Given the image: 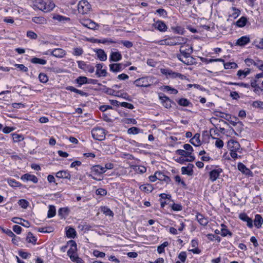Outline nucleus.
<instances>
[{"mask_svg": "<svg viewBox=\"0 0 263 263\" xmlns=\"http://www.w3.org/2000/svg\"><path fill=\"white\" fill-rule=\"evenodd\" d=\"M135 170L137 172L141 174L145 173L146 171V167L143 166H136Z\"/></svg>", "mask_w": 263, "mask_h": 263, "instance_id": "052dcab7", "label": "nucleus"}, {"mask_svg": "<svg viewBox=\"0 0 263 263\" xmlns=\"http://www.w3.org/2000/svg\"><path fill=\"white\" fill-rule=\"evenodd\" d=\"M228 146L230 151H239L240 147L239 142L234 140L228 141Z\"/></svg>", "mask_w": 263, "mask_h": 263, "instance_id": "6e6552de", "label": "nucleus"}, {"mask_svg": "<svg viewBox=\"0 0 263 263\" xmlns=\"http://www.w3.org/2000/svg\"><path fill=\"white\" fill-rule=\"evenodd\" d=\"M102 67L103 65L102 64H98L96 65V74L97 75L98 77H105L106 76V70L105 69H102Z\"/></svg>", "mask_w": 263, "mask_h": 263, "instance_id": "f3484780", "label": "nucleus"}, {"mask_svg": "<svg viewBox=\"0 0 263 263\" xmlns=\"http://www.w3.org/2000/svg\"><path fill=\"white\" fill-rule=\"evenodd\" d=\"M250 42L249 37L247 36H243L238 39L236 43V44L238 46H245Z\"/></svg>", "mask_w": 263, "mask_h": 263, "instance_id": "aec40b11", "label": "nucleus"}, {"mask_svg": "<svg viewBox=\"0 0 263 263\" xmlns=\"http://www.w3.org/2000/svg\"><path fill=\"white\" fill-rule=\"evenodd\" d=\"M238 169L244 174L248 176H252V172L243 163L239 162L237 165Z\"/></svg>", "mask_w": 263, "mask_h": 263, "instance_id": "f8f14e48", "label": "nucleus"}, {"mask_svg": "<svg viewBox=\"0 0 263 263\" xmlns=\"http://www.w3.org/2000/svg\"><path fill=\"white\" fill-rule=\"evenodd\" d=\"M55 7V5L53 3L50 2L49 1H47L45 2L44 7H45V9H43L42 11L45 12H49L52 10Z\"/></svg>", "mask_w": 263, "mask_h": 263, "instance_id": "5701e85b", "label": "nucleus"}, {"mask_svg": "<svg viewBox=\"0 0 263 263\" xmlns=\"http://www.w3.org/2000/svg\"><path fill=\"white\" fill-rule=\"evenodd\" d=\"M239 218L243 221L247 222V225L248 227L252 228L253 227V221L249 218L246 214L241 213L239 214Z\"/></svg>", "mask_w": 263, "mask_h": 263, "instance_id": "ddd939ff", "label": "nucleus"}, {"mask_svg": "<svg viewBox=\"0 0 263 263\" xmlns=\"http://www.w3.org/2000/svg\"><path fill=\"white\" fill-rule=\"evenodd\" d=\"M55 214V209L53 205L49 206V210L48 212V217L51 218L53 217Z\"/></svg>", "mask_w": 263, "mask_h": 263, "instance_id": "79ce46f5", "label": "nucleus"}, {"mask_svg": "<svg viewBox=\"0 0 263 263\" xmlns=\"http://www.w3.org/2000/svg\"><path fill=\"white\" fill-rule=\"evenodd\" d=\"M14 142H18L24 140V138L21 134L13 133L12 135Z\"/></svg>", "mask_w": 263, "mask_h": 263, "instance_id": "e433bc0d", "label": "nucleus"}, {"mask_svg": "<svg viewBox=\"0 0 263 263\" xmlns=\"http://www.w3.org/2000/svg\"><path fill=\"white\" fill-rule=\"evenodd\" d=\"M18 203L20 206L24 209L27 208L28 206V202L25 199H21L18 201Z\"/></svg>", "mask_w": 263, "mask_h": 263, "instance_id": "6e6d98bb", "label": "nucleus"}, {"mask_svg": "<svg viewBox=\"0 0 263 263\" xmlns=\"http://www.w3.org/2000/svg\"><path fill=\"white\" fill-rule=\"evenodd\" d=\"M178 257L180 259V261H181L183 263L185 262L187 257L186 252L184 251L181 252L179 254Z\"/></svg>", "mask_w": 263, "mask_h": 263, "instance_id": "49530a36", "label": "nucleus"}, {"mask_svg": "<svg viewBox=\"0 0 263 263\" xmlns=\"http://www.w3.org/2000/svg\"><path fill=\"white\" fill-rule=\"evenodd\" d=\"M53 18L54 20H57L58 22H60L62 21H64L66 20V18L62 15L59 14H55L53 16Z\"/></svg>", "mask_w": 263, "mask_h": 263, "instance_id": "0e129e2a", "label": "nucleus"}, {"mask_svg": "<svg viewBox=\"0 0 263 263\" xmlns=\"http://www.w3.org/2000/svg\"><path fill=\"white\" fill-rule=\"evenodd\" d=\"M91 171L96 174H102L105 172V168L100 165H97L91 168Z\"/></svg>", "mask_w": 263, "mask_h": 263, "instance_id": "393cba45", "label": "nucleus"}, {"mask_svg": "<svg viewBox=\"0 0 263 263\" xmlns=\"http://www.w3.org/2000/svg\"><path fill=\"white\" fill-rule=\"evenodd\" d=\"M67 247H69L67 252V255L70 257L71 261L77 263H82L83 260L78 256V248L76 242L72 240L67 241Z\"/></svg>", "mask_w": 263, "mask_h": 263, "instance_id": "f257e3e1", "label": "nucleus"}, {"mask_svg": "<svg viewBox=\"0 0 263 263\" xmlns=\"http://www.w3.org/2000/svg\"><path fill=\"white\" fill-rule=\"evenodd\" d=\"M178 103L183 106H187L190 102L186 99L182 98L178 101Z\"/></svg>", "mask_w": 263, "mask_h": 263, "instance_id": "3c124183", "label": "nucleus"}, {"mask_svg": "<svg viewBox=\"0 0 263 263\" xmlns=\"http://www.w3.org/2000/svg\"><path fill=\"white\" fill-rule=\"evenodd\" d=\"M229 85H238L241 87H243L245 88H250V85L249 84L244 83L243 82L241 83H233V82H230L229 83Z\"/></svg>", "mask_w": 263, "mask_h": 263, "instance_id": "8fccbe9b", "label": "nucleus"}, {"mask_svg": "<svg viewBox=\"0 0 263 263\" xmlns=\"http://www.w3.org/2000/svg\"><path fill=\"white\" fill-rule=\"evenodd\" d=\"M200 135L199 134H196L195 136L190 140V142L193 145L198 146L200 145L201 142L200 140Z\"/></svg>", "mask_w": 263, "mask_h": 263, "instance_id": "a878e982", "label": "nucleus"}, {"mask_svg": "<svg viewBox=\"0 0 263 263\" xmlns=\"http://www.w3.org/2000/svg\"><path fill=\"white\" fill-rule=\"evenodd\" d=\"M14 66L23 72H27L28 71V68L23 64H15Z\"/></svg>", "mask_w": 263, "mask_h": 263, "instance_id": "864d4df0", "label": "nucleus"}, {"mask_svg": "<svg viewBox=\"0 0 263 263\" xmlns=\"http://www.w3.org/2000/svg\"><path fill=\"white\" fill-rule=\"evenodd\" d=\"M77 10L82 15L87 14L90 12L91 6L87 1L82 0L77 5Z\"/></svg>", "mask_w": 263, "mask_h": 263, "instance_id": "f03ea898", "label": "nucleus"}, {"mask_svg": "<svg viewBox=\"0 0 263 263\" xmlns=\"http://www.w3.org/2000/svg\"><path fill=\"white\" fill-rule=\"evenodd\" d=\"M212 138L216 140L215 146L217 148H221L223 147V141L222 140H221V139H220L219 138H215V137H213Z\"/></svg>", "mask_w": 263, "mask_h": 263, "instance_id": "de8ad7c7", "label": "nucleus"}, {"mask_svg": "<svg viewBox=\"0 0 263 263\" xmlns=\"http://www.w3.org/2000/svg\"><path fill=\"white\" fill-rule=\"evenodd\" d=\"M221 235L223 237H225L227 235H229L232 236V233L227 229V227L224 224H221Z\"/></svg>", "mask_w": 263, "mask_h": 263, "instance_id": "c85d7f7f", "label": "nucleus"}, {"mask_svg": "<svg viewBox=\"0 0 263 263\" xmlns=\"http://www.w3.org/2000/svg\"><path fill=\"white\" fill-rule=\"evenodd\" d=\"M91 135L95 140L102 141L105 138V132L103 128L97 127L91 130Z\"/></svg>", "mask_w": 263, "mask_h": 263, "instance_id": "20e7f679", "label": "nucleus"}, {"mask_svg": "<svg viewBox=\"0 0 263 263\" xmlns=\"http://www.w3.org/2000/svg\"><path fill=\"white\" fill-rule=\"evenodd\" d=\"M153 83V78L146 77L139 78L134 82V84L137 87H148Z\"/></svg>", "mask_w": 263, "mask_h": 263, "instance_id": "7ed1b4c3", "label": "nucleus"}, {"mask_svg": "<svg viewBox=\"0 0 263 263\" xmlns=\"http://www.w3.org/2000/svg\"><path fill=\"white\" fill-rule=\"evenodd\" d=\"M45 2L44 0H35L34 2V5L39 10L42 11L43 9H45V7H43Z\"/></svg>", "mask_w": 263, "mask_h": 263, "instance_id": "f704fd0d", "label": "nucleus"}, {"mask_svg": "<svg viewBox=\"0 0 263 263\" xmlns=\"http://www.w3.org/2000/svg\"><path fill=\"white\" fill-rule=\"evenodd\" d=\"M109 69L111 71L114 72L121 71L122 69V64L121 63L110 64Z\"/></svg>", "mask_w": 263, "mask_h": 263, "instance_id": "4be33fe9", "label": "nucleus"}, {"mask_svg": "<svg viewBox=\"0 0 263 263\" xmlns=\"http://www.w3.org/2000/svg\"><path fill=\"white\" fill-rule=\"evenodd\" d=\"M168 245V243L167 241L164 242L160 246H158L157 248V251L158 253L161 254L164 252L165 247H167Z\"/></svg>", "mask_w": 263, "mask_h": 263, "instance_id": "a18cd8bd", "label": "nucleus"}, {"mask_svg": "<svg viewBox=\"0 0 263 263\" xmlns=\"http://www.w3.org/2000/svg\"><path fill=\"white\" fill-rule=\"evenodd\" d=\"M250 86L254 88L255 91H258L260 89V87L257 85V81L256 80H252Z\"/></svg>", "mask_w": 263, "mask_h": 263, "instance_id": "bf43d9fd", "label": "nucleus"}, {"mask_svg": "<svg viewBox=\"0 0 263 263\" xmlns=\"http://www.w3.org/2000/svg\"><path fill=\"white\" fill-rule=\"evenodd\" d=\"M159 99L161 101V103L163 106L166 108H169L171 107V100L165 96H160Z\"/></svg>", "mask_w": 263, "mask_h": 263, "instance_id": "6ab92c4d", "label": "nucleus"}, {"mask_svg": "<svg viewBox=\"0 0 263 263\" xmlns=\"http://www.w3.org/2000/svg\"><path fill=\"white\" fill-rule=\"evenodd\" d=\"M250 73V69L247 68L243 70H239L237 71V76L238 77L239 79L242 80L246 77Z\"/></svg>", "mask_w": 263, "mask_h": 263, "instance_id": "b1692460", "label": "nucleus"}, {"mask_svg": "<svg viewBox=\"0 0 263 263\" xmlns=\"http://www.w3.org/2000/svg\"><path fill=\"white\" fill-rule=\"evenodd\" d=\"M177 57L179 61L187 65H191L195 63V59L192 56L186 57H182L181 55H177Z\"/></svg>", "mask_w": 263, "mask_h": 263, "instance_id": "0eeeda50", "label": "nucleus"}, {"mask_svg": "<svg viewBox=\"0 0 263 263\" xmlns=\"http://www.w3.org/2000/svg\"><path fill=\"white\" fill-rule=\"evenodd\" d=\"M222 170L220 168L214 169L212 170L209 173V179L212 182L215 181L218 178L219 174L221 173Z\"/></svg>", "mask_w": 263, "mask_h": 263, "instance_id": "9d476101", "label": "nucleus"}, {"mask_svg": "<svg viewBox=\"0 0 263 263\" xmlns=\"http://www.w3.org/2000/svg\"><path fill=\"white\" fill-rule=\"evenodd\" d=\"M12 221L14 223L21 224L22 226L26 228H28L30 226V223L28 221L23 219L21 218L14 217L12 219Z\"/></svg>", "mask_w": 263, "mask_h": 263, "instance_id": "dca6fc26", "label": "nucleus"}, {"mask_svg": "<svg viewBox=\"0 0 263 263\" xmlns=\"http://www.w3.org/2000/svg\"><path fill=\"white\" fill-rule=\"evenodd\" d=\"M139 131L140 129L136 127H132L128 129L127 133L129 134H137L139 133Z\"/></svg>", "mask_w": 263, "mask_h": 263, "instance_id": "603ef678", "label": "nucleus"}, {"mask_svg": "<svg viewBox=\"0 0 263 263\" xmlns=\"http://www.w3.org/2000/svg\"><path fill=\"white\" fill-rule=\"evenodd\" d=\"M252 106L254 107L260 108L263 109V102L260 101H254L252 103Z\"/></svg>", "mask_w": 263, "mask_h": 263, "instance_id": "13d9d810", "label": "nucleus"}, {"mask_svg": "<svg viewBox=\"0 0 263 263\" xmlns=\"http://www.w3.org/2000/svg\"><path fill=\"white\" fill-rule=\"evenodd\" d=\"M161 72L166 76H168L170 78H178L181 80H183L186 78V77L181 74L180 73L173 72L172 70L162 69Z\"/></svg>", "mask_w": 263, "mask_h": 263, "instance_id": "39448f33", "label": "nucleus"}, {"mask_svg": "<svg viewBox=\"0 0 263 263\" xmlns=\"http://www.w3.org/2000/svg\"><path fill=\"white\" fill-rule=\"evenodd\" d=\"M83 26L91 30H97L99 28V24L90 20H85L81 21Z\"/></svg>", "mask_w": 263, "mask_h": 263, "instance_id": "423d86ee", "label": "nucleus"}, {"mask_svg": "<svg viewBox=\"0 0 263 263\" xmlns=\"http://www.w3.org/2000/svg\"><path fill=\"white\" fill-rule=\"evenodd\" d=\"M7 181L8 184L12 187H18L21 185V183L14 179H8Z\"/></svg>", "mask_w": 263, "mask_h": 263, "instance_id": "37998d69", "label": "nucleus"}, {"mask_svg": "<svg viewBox=\"0 0 263 263\" xmlns=\"http://www.w3.org/2000/svg\"><path fill=\"white\" fill-rule=\"evenodd\" d=\"M93 254L95 256L101 258H103L105 256V253L97 250L93 251Z\"/></svg>", "mask_w": 263, "mask_h": 263, "instance_id": "774afa93", "label": "nucleus"}, {"mask_svg": "<svg viewBox=\"0 0 263 263\" xmlns=\"http://www.w3.org/2000/svg\"><path fill=\"white\" fill-rule=\"evenodd\" d=\"M32 22L37 24H42L44 22V18L41 16H35L32 18Z\"/></svg>", "mask_w": 263, "mask_h": 263, "instance_id": "09e8293b", "label": "nucleus"}, {"mask_svg": "<svg viewBox=\"0 0 263 263\" xmlns=\"http://www.w3.org/2000/svg\"><path fill=\"white\" fill-rule=\"evenodd\" d=\"M196 219L198 221L202 226H206L208 223V220L203 215L200 214H197Z\"/></svg>", "mask_w": 263, "mask_h": 263, "instance_id": "cd10ccee", "label": "nucleus"}, {"mask_svg": "<svg viewBox=\"0 0 263 263\" xmlns=\"http://www.w3.org/2000/svg\"><path fill=\"white\" fill-rule=\"evenodd\" d=\"M21 179L24 181H30L33 183H37L38 181L37 178L33 175L29 174H25L21 177Z\"/></svg>", "mask_w": 263, "mask_h": 263, "instance_id": "4468645a", "label": "nucleus"}, {"mask_svg": "<svg viewBox=\"0 0 263 263\" xmlns=\"http://www.w3.org/2000/svg\"><path fill=\"white\" fill-rule=\"evenodd\" d=\"M121 43H122L124 46L128 48H131L133 46V43L128 41H121Z\"/></svg>", "mask_w": 263, "mask_h": 263, "instance_id": "338daca9", "label": "nucleus"}, {"mask_svg": "<svg viewBox=\"0 0 263 263\" xmlns=\"http://www.w3.org/2000/svg\"><path fill=\"white\" fill-rule=\"evenodd\" d=\"M77 83L80 85L87 83V78L86 77H79L76 79Z\"/></svg>", "mask_w": 263, "mask_h": 263, "instance_id": "a19ab883", "label": "nucleus"}, {"mask_svg": "<svg viewBox=\"0 0 263 263\" xmlns=\"http://www.w3.org/2000/svg\"><path fill=\"white\" fill-rule=\"evenodd\" d=\"M26 240L28 242L35 244L36 241V238L33 236L31 232H29L27 234Z\"/></svg>", "mask_w": 263, "mask_h": 263, "instance_id": "4c0bfd02", "label": "nucleus"}, {"mask_svg": "<svg viewBox=\"0 0 263 263\" xmlns=\"http://www.w3.org/2000/svg\"><path fill=\"white\" fill-rule=\"evenodd\" d=\"M122 59V55L119 51H112L110 53L109 57V61L113 62H117L121 60Z\"/></svg>", "mask_w": 263, "mask_h": 263, "instance_id": "a211bd4d", "label": "nucleus"}, {"mask_svg": "<svg viewBox=\"0 0 263 263\" xmlns=\"http://www.w3.org/2000/svg\"><path fill=\"white\" fill-rule=\"evenodd\" d=\"M77 235V232L73 228L69 227L67 230V237L74 238Z\"/></svg>", "mask_w": 263, "mask_h": 263, "instance_id": "2f4dec72", "label": "nucleus"}, {"mask_svg": "<svg viewBox=\"0 0 263 263\" xmlns=\"http://www.w3.org/2000/svg\"><path fill=\"white\" fill-rule=\"evenodd\" d=\"M172 208L175 211H180L182 209V206L180 204L176 203L172 204Z\"/></svg>", "mask_w": 263, "mask_h": 263, "instance_id": "e2e57ef3", "label": "nucleus"}, {"mask_svg": "<svg viewBox=\"0 0 263 263\" xmlns=\"http://www.w3.org/2000/svg\"><path fill=\"white\" fill-rule=\"evenodd\" d=\"M255 66L257 67L259 69L263 71V61L260 60H257L256 61Z\"/></svg>", "mask_w": 263, "mask_h": 263, "instance_id": "69168bd1", "label": "nucleus"}, {"mask_svg": "<svg viewBox=\"0 0 263 263\" xmlns=\"http://www.w3.org/2000/svg\"><path fill=\"white\" fill-rule=\"evenodd\" d=\"M96 194L98 195L104 196L107 194V191L103 188H99L96 190Z\"/></svg>", "mask_w": 263, "mask_h": 263, "instance_id": "4d7b16f0", "label": "nucleus"}, {"mask_svg": "<svg viewBox=\"0 0 263 263\" xmlns=\"http://www.w3.org/2000/svg\"><path fill=\"white\" fill-rule=\"evenodd\" d=\"M139 189L141 191L146 193H151L154 190L153 185L148 183L140 185Z\"/></svg>", "mask_w": 263, "mask_h": 263, "instance_id": "412c9836", "label": "nucleus"}, {"mask_svg": "<svg viewBox=\"0 0 263 263\" xmlns=\"http://www.w3.org/2000/svg\"><path fill=\"white\" fill-rule=\"evenodd\" d=\"M263 222V219L260 215L257 214L255 215L254 223L256 227L259 228L261 227Z\"/></svg>", "mask_w": 263, "mask_h": 263, "instance_id": "bb28decb", "label": "nucleus"}, {"mask_svg": "<svg viewBox=\"0 0 263 263\" xmlns=\"http://www.w3.org/2000/svg\"><path fill=\"white\" fill-rule=\"evenodd\" d=\"M27 36L31 39H36L37 37V34L32 31H27Z\"/></svg>", "mask_w": 263, "mask_h": 263, "instance_id": "680f3d73", "label": "nucleus"}, {"mask_svg": "<svg viewBox=\"0 0 263 263\" xmlns=\"http://www.w3.org/2000/svg\"><path fill=\"white\" fill-rule=\"evenodd\" d=\"M30 62L33 64H39L43 65H45L47 63L46 60L36 57L32 58L30 60Z\"/></svg>", "mask_w": 263, "mask_h": 263, "instance_id": "473e14b6", "label": "nucleus"}, {"mask_svg": "<svg viewBox=\"0 0 263 263\" xmlns=\"http://www.w3.org/2000/svg\"><path fill=\"white\" fill-rule=\"evenodd\" d=\"M174 40H175V42H178L179 43L178 44V45L184 44L186 42V39L182 37H181V36L177 37L174 39Z\"/></svg>", "mask_w": 263, "mask_h": 263, "instance_id": "5fc2aeb1", "label": "nucleus"}, {"mask_svg": "<svg viewBox=\"0 0 263 263\" xmlns=\"http://www.w3.org/2000/svg\"><path fill=\"white\" fill-rule=\"evenodd\" d=\"M224 67L226 69H235L237 67V65L234 62H228L224 63Z\"/></svg>", "mask_w": 263, "mask_h": 263, "instance_id": "ea45409f", "label": "nucleus"}, {"mask_svg": "<svg viewBox=\"0 0 263 263\" xmlns=\"http://www.w3.org/2000/svg\"><path fill=\"white\" fill-rule=\"evenodd\" d=\"M97 57L100 60L102 61H106L107 59V55L104 51L102 49H98L96 51Z\"/></svg>", "mask_w": 263, "mask_h": 263, "instance_id": "c756f323", "label": "nucleus"}, {"mask_svg": "<svg viewBox=\"0 0 263 263\" xmlns=\"http://www.w3.org/2000/svg\"><path fill=\"white\" fill-rule=\"evenodd\" d=\"M154 26L155 28L161 32H164L167 30L166 25L161 21H157L156 23L154 24Z\"/></svg>", "mask_w": 263, "mask_h": 263, "instance_id": "2eb2a0df", "label": "nucleus"}, {"mask_svg": "<svg viewBox=\"0 0 263 263\" xmlns=\"http://www.w3.org/2000/svg\"><path fill=\"white\" fill-rule=\"evenodd\" d=\"M101 212L106 216L113 217V212L107 206H102L101 208Z\"/></svg>", "mask_w": 263, "mask_h": 263, "instance_id": "72a5a7b5", "label": "nucleus"}, {"mask_svg": "<svg viewBox=\"0 0 263 263\" xmlns=\"http://www.w3.org/2000/svg\"><path fill=\"white\" fill-rule=\"evenodd\" d=\"M52 54L58 58H62L65 55V51L60 48H57L53 50Z\"/></svg>", "mask_w": 263, "mask_h": 263, "instance_id": "7c9ffc66", "label": "nucleus"}, {"mask_svg": "<svg viewBox=\"0 0 263 263\" xmlns=\"http://www.w3.org/2000/svg\"><path fill=\"white\" fill-rule=\"evenodd\" d=\"M180 54L177 55H181L182 57H190L191 53L193 52V48L191 46H188L187 48L184 49V47L181 46L180 48Z\"/></svg>", "mask_w": 263, "mask_h": 263, "instance_id": "9b49d317", "label": "nucleus"}, {"mask_svg": "<svg viewBox=\"0 0 263 263\" xmlns=\"http://www.w3.org/2000/svg\"><path fill=\"white\" fill-rule=\"evenodd\" d=\"M39 79L40 81L43 83H46L48 81V78L47 76L44 73H40L39 76Z\"/></svg>", "mask_w": 263, "mask_h": 263, "instance_id": "c03bdc74", "label": "nucleus"}, {"mask_svg": "<svg viewBox=\"0 0 263 263\" xmlns=\"http://www.w3.org/2000/svg\"><path fill=\"white\" fill-rule=\"evenodd\" d=\"M176 153L179 155L189 157V158L186 160L189 162L193 161L195 159L194 157L191 155V152L189 151H186L183 149H178L176 151Z\"/></svg>", "mask_w": 263, "mask_h": 263, "instance_id": "1a4fd4ad", "label": "nucleus"}, {"mask_svg": "<svg viewBox=\"0 0 263 263\" xmlns=\"http://www.w3.org/2000/svg\"><path fill=\"white\" fill-rule=\"evenodd\" d=\"M247 22V18L242 16L236 22V24L239 27H243L246 25Z\"/></svg>", "mask_w": 263, "mask_h": 263, "instance_id": "c9c22d12", "label": "nucleus"}, {"mask_svg": "<svg viewBox=\"0 0 263 263\" xmlns=\"http://www.w3.org/2000/svg\"><path fill=\"white\" fill-rule=\"evenodd\" d=\"M231 9L233 12L230 15V16L233 18H237L240 15V11L236 7H232Z\"/></svg>", "mask_w": 263, "mask_h": 263, "instance_id": "58836bf2", "label": "nucleus"}]
</instances>
